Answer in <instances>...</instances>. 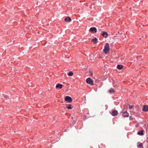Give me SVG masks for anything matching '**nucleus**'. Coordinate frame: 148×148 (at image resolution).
<instances>
[{"mask_svg":"<svg viewBox=\"0 0 148 148\" xmlns=\"http://www.w3.org/2000/svg\"><path fill=\"white\" fill-rule=\"evenodd\" d=\"M110 47L108 43H106L104 47L103 50V52L105 54L107 53L109 51Z\"/></svg>","mask_w":148,"mask_h":148,"instance_id":"obj_1","label":"nucleus"},{"mask_svg":"<svg viewBox=\"0 0 148 148\" xmlns=\"http://www.w3.org/2000/svg\"><path fill=\"white\" fill-rule=\"evenodd\" d=\"M137 145L138 148H143V144L141 143L138 142L137 143Z\"/></svg>","mask_w":148,"mask_h":148,"instance_id":"obj_6","label":"nucleus"},{"mask_svg":"<svg viewBox=\"0 0 148 148\" xmlns=\"http://www.w3.org/2000/svg\"><path fill=\"white\" fill-rule=\"evenodd\" d=\"M123 114H124V117H128L129 116V113L127 112V111H125L123 113Z\"/></svg>","mask_w":148,"mask_h":148,"instance_id":"obj_10","label":"nucleus"},{"mask_svg":"<svg viewBox=\"0 0 148 148\" xmlns=\"http://www.w3.org/2000/svg\"><path fill=\"white\" fill-rule=\"evenodd\" d=\"M101 35L103 36L106 37L108 36V34L106 32H103Z\"/></svg>","mask_w":148,"mask_h":148,"instance_id":"obj_12","label":"nucleus"},{"mask_svg":"<svg viewBox=\"0 0 148 148\" xmlns=\"http://www.w3.org/2000/svg\"><path fill=\"white\" fill-rule=\"evenodd\" d=\"M64 21L66 22H70L71 21V19L69 17H67L66 18H65L64 19Z\"/></svg>","mask_w":148,"mask_h":148,"instance_id":"obj_11","label":"nucleus"},{"mask_svg":"<svg viewBox=\"0 0 148 148\" xmlns=\"http://www.w3.org/2000/svg\"><path fill=\"white\" fill-rule=\"evenodd\" d=\"M92 75V73H91V75Z\"/></svg>","mask_w":148,"mask_h":148,"instance_id":"obj_19","label":"nucleus"},{"mask_svg":"<svg viewBox=\"0 0 148 148\" xmlns=\"http://www.w3.org/2000/svg\"><path fill=\"white\" fill-rule=\"evenodd\" d=\"M89 31L92 33H95L97 32V29L95 27H92L90 28Z\"/></svg>","mask_w":148,"mask_h":148,"instance_id":"obj_4","label":"nucleus"},{"mask_svg":"<svg viewBox=\"0 0 148 148\" xmlns=\"http://www.w3.org/2000/svg\"><path fill=\"white\" fill-rule=\"evenodd\" d=\"M66 107L68 109H71L72 108V107L71 106V104L67 105Z\"/></svg>","mask_w":148,"mask_h":148,"instance_id":"obj_16","label":"nucleus"},{"mask_svg":"<svg viewBox=\"0 0 148 148\" xmlns=\"http://www.w3.org/2000/svg\"><path fill=\"white\" fill-rule=\"evenodd\" d=\"M143 110L145 112L147 111L148 110V106L147 105L144 106Z\"/></svg>","mask_w":148,"mask_h":148,"instance_id":"obj_7","label":"nucleus"},{"mask_svg":"<svg viewBox=\"0 0 148 148\" xmlns=\"http://www.w3.org/2000/svg\"><path fill=\"white\" fill-rule=\"evenodd\" d=\"M143 130H142L141 132H138V134L139 135H144V134L143 133Z\"/></svg>","mask_w":148,"mask_h":148,"instance_id":"obj_14","label":"nucleus"},{"mask_svg":"<svg viewBox=\"0 0 148 148\" xmlns=\"http://www.w3.org/2000/svg\"><path fill=\"white\" fill-rule=\"evenodd\" d=\"M64 100L66 101L69 103H71L72 101V98L68 96H66L65 97Z\"/></svg>","mask_w":148,"mask_h":148,"instance_id":"obj_2","label":"nucleus"},{"mask_svg":"<svg viewBox=\"0 0 148 148\" xmlns=\"http://www.w3.org/2000/svg\"><path fill=\"white\" fill-rule=\"evenodd\" d=\"M109 92L110 93H114V90L113 88H111L109 90Z\"/></svg>","mask_w":148,"mask_h":148,"instance_id":"obj_15","label":"nucleus"},{"mask_svg":"<svg viewBox=\"0 0 148 148\" xmlns=\"http://www.w3.org/2000/svg\"><path fill=\"white\" fill-rule=\"evenodd\" d=\"M131 117H132L131 116H130V118H131Z\"/></svg>","mask_w":148,"mask_h":148,"instance_id":"obj_20","label":"nucleus"},{"mask_svg":"<svg viewBox=\"0 0 148 148\" xmlns=\"http://www.w3.org/2000/svg\"><path fill=\"white\" fill-rule=\"evenodd\" d=\"M86 82L90 85H92L93 84V81L91 80L90 78H88L86 79Z\"/></svg>","mask_w":148,"mask_h":148,"instance_id":"obj_3","label":"nucleus"},{"mask_svg":"<svg viewBox=\"0 0 148 148\" xmlns=\"http://www.w3.org/2000/svg\"><path fill=\"white\" fill-rule=\"evenodd\" d=\"M133 106L130 105V106H129V108L130 109H131L133 107Z\"/></svg>","mask_w":148,"mask_h":148,"instance_id":"obj_18","label":"nucleus"},{"mask_svg":"<svg viewBox=\"0 0 148 148\" xmlns=\"http://www.w3.org/2000/svg\"><path fill=\"white\" fill-rule=\"evenodd\" d=\"M118 114V112L117 110H114L112 111V115L114 116H117Z\"/></svg>","mask_w":148,"mask_h":148,"instance_id":"obj_5","label":"nucleus"},{"mask_svg":"<svg viewBox=\"0 0 148 148\" xmlns=\"http://www.w3.org/2000/svg\"><path fill=\"white\" fill-rule=\"evenodd\" d=\"M73 73L72 72H70L68 74V75L69 76H72L73 75Z\"/></svg>","mask_w":148,"mask_h":148,"instance_id":"obj_17","label":"nucleus"},{"mask_svg":"<svg viewBox=\"0 0 148 148\" xmlns=\"http://www.w3.org/2000/svg\"><path fill=\"white\" fill-rule=\"evenodd\" d=\"M62 87V85L59 83L57 84L56 86V88H59L60 89H61Z\"/></svg>","mask_w":148,"mask_h":148,"instance_id":"obj_8","label":"nucleus"},{"mask_svg":"<svg viewBox=\"0 0 148 148\" xmlns=\"http://www.w3.org/2000/svg\"><path fill=\"white\" fill-rule=\"evenodd\" d=\"M123 67V66L121 65H118L117 66V68L119 70L121 69Z\"/></svg>","mask_w":148,"mask_h":148,"instance_id":"obj_13","label":"nucleus"},{"mask_svg":"<svg viewBox=\"0 0 148 148\" xmlns=\"http://www.w3.org/2000/svg\"><path fill=\"white\" fill-rule=\"evenodd\" d=\"M93 42L94 44H96L97 42V39L95 38L94 39H93L91 40Z\"/></svg>","mask_w":148,"mask_h":148,"instance_id":"obj_9","label":"nucleus"}]
</instances>
